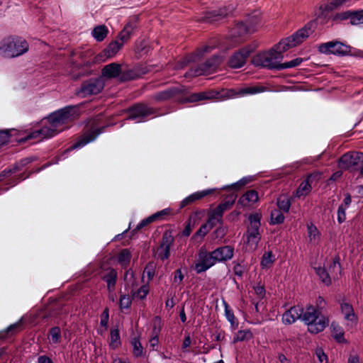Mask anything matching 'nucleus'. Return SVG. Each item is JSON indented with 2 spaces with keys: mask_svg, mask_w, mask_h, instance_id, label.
<instances>
[{
  "mask_svg": "<svg viewBox=\"0 0 363 363\" xmlns=\"http://www.w3.org/2000/svg\"><path fill=\"white\" fill-rule=\"evenodd\" d=\"M284 55L273 47L268 51L259 52L252 59V63L256 66L270 70H279Z\"/></svg>",
  "mask_w": 363,
  "mask_h": 363,
  "instance_id": "nucleus-6",
  "label": "nucleus"
},
{
  "mask_svg": "<svg viewBox=\"0 0 363 363\" xmlns=\"http://www.w3.org/2000/svg\"><path fill=\"white\" fill-rule=\"evenodd\" d=\"M130 343L131 345L133 346V354L134 357H139L145 354V353L143 352V347L138 338H133Z\"/></svg>",
  "mask_w": 363,
  "mask_h": 363,
  "instance_id": "nucleus-47",
  "label": "nucleus"
},
{
  "mask_svg": "<svg viewBox=\"0 0 363 363\" xmlns=\"http://www.w3.org/2000/svg\"><path fill=\"white\" fill-rule=\"evenodd\" d=\"M128 119L136 120L138 123L145 121L146 118L156 113L157 109L144 104H137L128 109Z\"/></svg>",
  "mask_w": 363,
  "mask_h": 363,
  "instance_id": "nucleus-12",
  "label": "nucleus"
},
{
  "mask_svg": "<svg viewBox=\"0 0 363 363\" xmlns=\"http://www.w3.org/2000/svg\"><path fill=\"white\" fill-rule=\"evenodd\" d=\"M132 296L128 294H121L119 299V307L121 310L128 309L132 303Z\"/></svg>",
  "mask_w": 363,
  "mask_h": 363,
  "instance_id": "nucleus-54",
  "label": "nucleus"
},
{
  "mask_svg": "<svg viewBox=\"0 0 363 363\" xmlns=\"http://www.w3.org/2000/svg\"><path fill=\"white\" fill-rule=\"evenodd\" d=\"M315 354L318 358V360L320 363L327 362L328 357L324 353L323 350L320 348H318L315 351Z\"/></svg>",
  "mask_w": 363,
  "mask_h": 363,
  "instance_id": "nucleus-64",
  "label": "nucleus"
},
{
  "mask_svg": "<svg viewBox=\"0 0 363 363\" xmlns=\"http://www.w3.org/2000/svg\"><path fill=\"white\" fill-rule=\"evenodd\" d=\"M123 46V43H121L118 40L111 41L98 55V57L100 59L111 58L116 55Z\"/></svg>",
  "mask_w": 363,
  "mask_h": 363,
  "instance_id": "nucleus-30",
  "label": "nucleus"
},
{
  "mask_svg": "<svg viewBox=\"0 0 363 363\" xmlns=\"http://www.w3.org/2000/svg\"><path fill=\"white\" fill-rule=\"evenodd\" d=\"M20 135V133L18 132L15 129L11 130H1L0 131V148L9 143L11 140H16L17 143H20L18 141V139L21 138H23V136H18ZM26 135H24L25 137Z\"/></svg>",
  "mask_w": 363,
  "mask_h": 363,
  "instance_id": "nucleus-33",
  "label": "nucleus"
},
{
  "mask_svg": "<svg viewBox=\"0 0 363 363\" xmlns=\"http://www.w3.org/2000/svg\"><path fill=\"white\" fill-rule=\"evenodd\" d=\"M151 71L149 66L138 65L131 69H128L122 72L120 80L121 82H127L142 77L145 74Z\"/></svg>",
  "mask_w": 363,
  "mask_h": 363,
  "instance_id": "nucleus-20",
  "label": "nucleus"
},
{
  "mask_svg": "<svg viewBox=\"0 0 363 363\" xmlns=\"http://www.w3.org/2000/svg\"><path fill=\"white\" fill-rule=\"evenodd\" d=\"M315 303V309L321 313L322 311H323L326 307V301L322 296H319L316 299Z\"/></svg>",
  "mask_w": 363,
  "mask_h": 363,
  "instance_id": "nucleus-62",
  "label": "nucleus"
},
{
  "mask_svg": "<svg viewBox=\"0 0 363 363\" xmlns=\"http://www.w3.org/2000/svg\"><path fill=\"white\" fill-rule=\"evenodd\" d=\"M337 166L342 170L363 177V152L350 151L343 154L338 160Z\"/></svg>",
  "mask_w": 363,
  "mask_h": 363,
  "instance_id": "nucleus-7",
  "label": "nucleus"
},
{
  "mask_svg": "<svg viewBox=\"0 0 363 363\" xmlns=\"http://www.w3.org/2000/svg\"><path fill=\"white\" fill-rule=\"evenodd\" d=\"M317 23L315 21L308 22L303 28L298 29L291 36L284 38L280 42L273 46L277 51H280L283 55L289 49L296 47L303 42L316 28Z\"/></svg>",
  "mask_w": 363,
  "mask_h": 363,
  "instance_id": "nucleus-3",
  "label": "nucleus"
},
{
  "mask_svg": "<svg viewBox=\"0 0 363 363\" xmlns=\"http://www.w3.org/2000/svg\"><path fill=\"white\" fill-rule=\"evenodd\" d=\"M308 235L310 240L315 239L319 235V231L313 223L307 225Z\"/></svg>",
  "mask_w": 363,
  "mask_h": 363,
  "instance_id": "nucleus-57",
  "label": "nucleus"
},
{
  "mask_svg": "<svg viewBox=\"0 0 363 363\" xmlns=\"http://www.w3.org/2000/svg\"><path fill=\"white\" fill-rule=\"evenodd\" d=\"M248 219L250 224L245 234L246 236V243L251 247H256L261 239L259 233L261 215L259 213L251 214Z\"/></svg>",
  "mask_w": 363,
  "mask_h": 363,
  "instance_id": "nucleus-9",
  "label": "nucleus"
},
{
  "mask_svg": "<svg viewBox=\"0 0 363 363\" xmlns=\"http://www.w3.org/2000/svg\"><path fill=\"white\" fill-rule=\"evenodd\" d=\"M205 224L208 225L209 228L211 230L214 226L218 224V219L208 213V220Z\"/></svg>",
  "mask_w": 363,
  "mask_h": 363,
  "instance_id": "nucleus-63",
  "label": "nucleus"
},
{
  "mask_svg": "<svg viewBox=\"0 0 363 363\" xmlns=\"http://www.w3.org/2000/svg\"><path fill=\"white\" fill-rule=\"evenodd\" d=\"M347 208L346 207H344V206H340L338 209H337V221L339 223H342L345 221L346 220V209Z\"/></svg>",
  "mask_w": 363,
  "mask_h": 363,
  "instance_id": "nucleus-60",
  "label": "nucleus"
},
{
  "mask_svg": "<svg viewBox=\"0 0 363 363\" xmlns=\"http://www.w3.org/2000/svg\"><path fill=\"white\" fill-rule=\"evenodd\" d=\"M49 335L50 337V341L53 344H57L60 342L61 340V330L60 327L55 326L50 329Z\"/></svg>",
  "mask_w": 363,
  "mask_h": 363,
  "instance_id": "nucleus-52",
  "label": "nucleus"
},
{
  "mask_svg": "<svg viewBox=\"0 0 363 363\" xmlns=\"http://www.w3.org/2000/svg\"><path fill=\"white\" fill-rule=\"evenodd\" d=\"M37 158L35 157H28L20 160L18 162H16L13 168L15 172L21 170L24 167L28 165V164L33 162L36 160Z\"/></svg>",
  "mask_w": 363,
  "mask_h": 363,
  "instance_id": "nucleus-51",
  "label": "nucleus"
},
{
  "mask_svg": "<svg viewBox=\"0 0 363 363\" xmlns=\"http://www.w3.org/2000/svg\"><path fill=\"white\" fill-rule=\"evenodd\" d=\"M174 238L171 230H166L162 234L161 243L157 249L158 257L164 261L170 256V248L172 246Z\"/></svg>",
  "mask_w": 363,
  "mask_h": 363,
  "instance_id": "nucleus-17",
  "label": "nucleus"
},
{
  "mask_svg": "<svg viewBox=\"0 0 363 363\" xmlns=\"http://www.w3.org/2000/svg\"><path fill=\"white\" fill-rule=\"evenodd\" d=\"M109 319V310L106 308L101 315L100 325L104 327L105 329L108 328V323Z\"/></svg>",
  "mask_w": 363,
  "mask_h": 363,
  "instance_id": "nucleus-59",
  "label": "nucleus"
},
{
  "mask_svg": "<svg viewBox=\"0 0 363 363\" xmlns=\"http://www.w3.org/2000/svg\"><path fill=\"white\" fill-rule=\"evenodd\" d=\"M106 126L95 129L94 130L86 133L77 143L72 145L71 149H76L86 145L87 143L94 140L99 135L102 133Z\"/></svg>",
  "mask_w": 363,
  "mask_h": 363,
  "instance_id": "nucleus-27",
  "label": "nucleus"
},
{
  "mask_svg": "<svg viewBox=\"0 0 363 363\" xmlns=\"http://www.w3.org/2000/svg\"><path fill=\"white\" fill-rule=\"evenodd\" d=\"M331 328L332 335L336 342L339 343H345L347 342L344 337V331L342 327L337 323H332Z\"/></svg>",
  "mask_w": 363,
  "mask_h": 363,
  "instance_id": "nucleus-38",
  "label": "nucleus"
},
{
  "mask_svg": "<svg viewBox=\"0 0 363 363\" xmlns=\"http://www.w3.org/2000/svg\"><path fill=\"white\" fill-rule=\"evenodd\" d=\"M248 182V180L245 178H242V179L239 180L238 182L231 184L228 185L222 188V189H235L239 190L243 186H245L247 183Z\"/></svg>",
  "mask_w": 363,
  "mask_h": 363,
  "instance_id": "nucleus-56",
  "label": "nucleus"
},
{
  "mask_svg": "<svg viewBox=\"0 0 363 363\" xmlns=\"http://www.w3.org/2000/svg\"><path fill=\"white\" fill-rule=\"evenodd\" d=\"M302 321L307 325L308 331L311 334H318L323 331L329 324L328 318L322 315L313 306L306 308Z\"/></svg>",
  "mask_w": 363,
  "mask_h": 363,
  "instance_id": "nucleus-5",
  "label": "nucleus"
},
{
  "mask_svg": "<svg viewBox=\"0 0 363 363\" xmlns=\"http://www.w3.org/2000/svg\"><path fill=\"white\" fill-rule=\"evenodd\" d=\"M270 219V224L279 225L284 223L285 217L281 211L278 209H274L271 211Z\"/></svg>",
  "mask_w": 363,
  "mask_h": 363,
  "instance_id": "nucleus-46",
  "label": "nucleus"
},
{
  "mask_svg": "<svg viewBox=\"0 0 363 363\" xmlns=\"http://www.w3.org/2000/svg\"><path fill=\"white\" fill-rule=\"evenodd\" d=\"M28 49V42L18 36H9L0 43V53L8 58L19 57L27 52Z\"/></svg>",
  "mask_w": 363,
  "mask_h": 363,
  "instance_id": "nucleus-4",
  "label": "nucleus"
},
{
  "mask_svg": "<svg viewBox=\"0 0 363 363\" xmlns=\"http://www.w3.org/2000/svg\"><path fill=\"white\" fill-rule=\"evenodd\" d=\"M340 307L341 313L344 315L345 320L350 321L352 323L356 324L357 323V315L355 314L353 306L348 302L342 301L340 302Z\"/></svg>",
  "mask_w": 363,
  "mask_h": 363,
  "instance_id": "nucleus-31",
  "label": "nucleus"
},
{
  "mask_svg": "<svg viewBox=\"0 0 363 363\" xmlns=\"http://www.w3.org/2000/svg\"><path fill=\"white\" fill-rule=\"evenodd\" d=\"M101 280L106 284L107 290L109 294L114 292L118 280V272L113 267H108L102 268L99 272Z\"/></svg>",
  "mask_w": 363,
  "mask_h": 363,
  "instance_id": "nucleus-19",
  "label": "nucleus"
},
{
  "mask_svg": "<svg viewBox=\"0 0 363 363\" xmlns=\"http://www.w3.org/2000/svg\"><path fill=\"white\" fill-rule=\"evenodd\" d=\"M216 191V189H208L203 191H199L191 194L185 199H184L180 203V208H184L187 206H191L196 201L202 199L203 198L213 194Z\"/></svg>",
  "mask_w": 363,
  "mask_h": 363,
  "instance_id": "nucleus-25",
  "label": "nucleus"
},
{
  "mask_svg": "<svg viewBox=\"0 0 363 363\" xmlns=\"http://www.w3.org/2000/svg\"><path fill=\"white\" fill-rule=\"evenodd\" d=\"M131 259V253L128 249L121 250L117 256L118 262L121 265L123 268H126Z\"/></svg>",
  "mask_w": 363,
  "mask_h": 363,
  "instance_id": "nucleus-39",
  "label": "nucleus"
},
{
  "mask_svg": "<svg viewBox=\"0 0 363 363\" xmlns=\"http://www.w3.org/2000/svg\"><path fill=\"white\" fill-rule=\"evenodd\" d=\"M122 73L121 66L116 62H112L106 65L101 70L102 76L108 79L116 78L121 77Z\"/></svg>",
  "mask_w": 363,
  "mask_h": 363,
  "instance_id": "nucleus-32",
  "label": "nucleus"
},
{
  "mask_svg": "<svg viewBox=\"0 0 363 363\" xmlns=\"http://www.w3.org/2000/svg\"><path fill=\"white\" fill-rule=\"evenodd\" d=\"M104 85L105 82L102 77L91 78L82 82L79 90L77 91V94L82 98L98 94L103 90Z\"/></svg>",
  "mask_w": 363,
  "mask_h": 363,
  "instance_id": "nucleus-10",
  "label": "nucleus"
},
{
  "mask_svg": "<svg viewBox=\"0 0 363 363\" xmlns=\"http://www.w3.org/2000/svg\"><path fill=\"white\" fill-rule=\"evenodd\" d=\"M237 194H231L225 201L218 204L215 208L209 210L208 213L218 219V224H223V216L225 211L230 209L235 204Z\"/></svg>",
  "mask_w": 363,
  "mask_h": 363,
  "instance_id": "nucleus-16",
  "label": "nucleus"
},
{
  "mask_svg": "<svg viewBox=\"0 0 363 363\" xmlns=\"http://www.w3.org/2000/svg\"><path fill=\"white\" fill-rule=\"evenodd\" d=\"M352 25H360L363 23V10L351 12L348 14Z\"/></svg>",
  "mask_w": 363,
  "mask_h": 363,
  "instance_id": "nucleus-49",
  "label": "nucleus"
},
{
  "mask_svg": "<svg viewBox=\"0 0 363 363\" xmlns=\"http://www.w3.org/2000/svg\"><path fill=\"white\" fill-rule=\"evenodd\" d=\"M274 262V258L271 251L264 253L262 257L260 265L262 269H268Z\"/></svg>",
  "mask_w": 363,
  "mask_h": 363,
  "instance_id": "nucleus-50",
  "label": "nucleus"
},
{
  "mask_svg": "<svg viewBox=\"0 0 363 363\" xmlns=\"http://www.w3.org/2000/svg\"><path fill=\"white\" fill-rule=\"evenodd\" d=\"M267 89V87L263 86H253L239 89H230L223 91V94L221 96L227 98H235L238 96H243L245 95H252L262 93L265 91Z\"/></svg>",
  "mask_w": 363,
  "mask_h": 363,
  "instance_id": "nucleus-15",
  "label": "nucleus"
},
{
  "mask_svg": "<svg viewBox=\"0 0 363 363\" xmlns=\"http://www.w3.org/2000/svg\"><path fill=\"white\" fill-rule=\"evenodd\" d=\"M218 94L219 93L212 91L193 93L188 96L180 99L179 101L181 103H194L206 99L218 98Z\"/></svg>",
  "mask_w": 363,
  "mask_h": 363,
  "instance_id": "nucleus-24",
  "label": "nucleus"
},
{
  "mask_svg": "<svg viewBox=\"0 0 363 363\" xmlns=\"http://www.w3.org/2000/svg\"><path fill=\"white\" fill-rule=\"evenodd\" d=\"M258 21V18H255L252 21H250V19L247 20V22L250 25H247L244 22H239L234 28L235 34L238 36H242L248 33L252 32L253 30V26L256 25Z\"/></svg>",
  "mask_w": 363,
  "mask_h": 363,
  "instance_id": "nucleus-34",
  "label": "nucleus"
},
{
  "mask_svg": "<svg viewBox=\"0 0 363 363\" xmlns=\"http://www.w3.org/2000/svg\"><path fill=\"white\" fill-rule=\"evenodd\" d=\"M149 293V286L148 285L144 284L141 286L138 290L134 291L131 290L130 294L132 298L133 299L137 298L140 300H143L146 298L147 295Z\"/></svg>",
  "mask_w": 363,
  "mask_h": 363,
  "instance_id": "nucleus-44",
  "label": "nucleus"
},
{
  "mask_svg": "<svg viewBox=\"0 0 363 363\" xmlns=\"http://www.w3.org/2000/svg\"><path fill=\"white\" fill-rule=\"evenodd\" d=\"M81 106H67L50 113L47 118L48 124L40 129L34 130L18 139L19 143H26L32 139H43L52 138L64 130L63 125L77 119L80 114Z\"/></svg>",
  "mask_w": 363,
  "mask_h": 363,
  "instance_id": "nucleus-2",
  "label": "nucleus"
},
{
  "mask_svg": "<svg viewBox=\"0 0 363 363\" xmlns=\"http://www.w3.org/2000/svg\"><path fill=\"white\" fill-rule=\"evenodd\" d=\"M212 252H200L199 254V261L195 264V270L197 274L206 272L217 263Z\"/></svg>",
  "mask_w": 363,
  "mask_h": 363,
  "instance_id": "nucleus-21",
  "label": "nucleus"
},
{
  "mask_svg": "<svg viewBox=\"0 0 363 363\" xmlns=\"http://www.w3.org/2000/svg\"><path fill=\"white\" fill-rule=\"evenodd\" d=\"M81 106H67L50 113L47 118L48 124L40 129L34 130L18 139L19 143H26L32 139H43L52 138L64 130L63 125L77 119L80 114Z\"/></svg>",
  "mask_w": 363,
  "mask_h": 363,
  "instance_id": "nucleus-1",
  "label": "nucleus"
},
{
  "mask_svg": "<svg viewBox=\"0 0 363 363\" xmlns=\"http://www.w3.org/2000/svg\"><path fill=\"white\" fill-rule=\"evenodd\" d=\"M184 278V274L182 272L181 269H177L174 272V278H173V285L176 287L182 284L183 279Z\"/></svg>",
  "mask_w": 363,
  "mask_h": 363,
  "instance_id": "nucleus-58",
  "label": "nucleus"
},
{
  "mask_svg": "<svg viewBox=\"0 0 363 363\" xmlns=\"http://www.w3.org/2000/svg\"><path fill=\"white\" fill-rule=\"evenodd\" d=\"M161 326L159 325L158 328H157L155 324L153 326L152 328V335L150 340V346L152 348V350H157L158 349V343H159V338L158 335L160 331Z\"/></svg>",
  "mask_w": 363,
  "mask_h": 363,
  "instance_id": "nucleus-48",
  "label": "nucleus"
},
{
  "mask_svg": "<svg viewBox=\"0 0 363 363\" xmlns=\"http://www.w3.org/2000/svg\"><path fill=\"white\" fill-rule=\"evenodd\" d=\"M108 33V28L105 25H100L92 30L91 34L96 41L101 42L106 38Z\"/></svg>",
  "mask_w": 363,
  "mask_h": 363,
  "instance_id": "nucleus-36",
  "label": "nucleus"
},
{
  "mask_svg": "<svg viewBox=\"0 0 363 363\" xmlns=\"http://www.w3.org/2000/svg\"><path fill=\"white\" fill-rule=\"evenodd\" d=\"M318 50L320 53L326 55H335L345 56L350 54L351 47L340 41H330L321 43L318 45Z\"/></svg>",
  "mask_w": 363,
  "mask_h": 363,
  "instance_id": "nucleus-11",
  "label": "nucleus"
},
{
  "mask_svg": "<svg viewBox=\"0 0 363 363\" xmlns=\"http://www.w3.org/2000/svg\"><path fill=\"white\" fill-rule=\"evenodd\" d=\"M185 90L184 86L182 85L171 86L165 90L158 91L152 94L151 99L157 102H164L177 96L184 94L185 93Z\"/></svg>",
  "mask_w": 363,
  "mask_h": 363,
  "instance_id": "nucleus-14",
  "label": "nucleus"
},
{
  "mask_svg": "<svg viewBox=\"0 0 363 363\" xmlns=\"http://www.w3.org/2000/svg\"><path fill=\"white\" fill-rule=\"evenodd\" d=\"M138 18L136 16L132 17L125 25L122 30L118 33V40H120L123 45L127 43L137 28Z\"/></svg>",
  "mask_w": 363,
  "mask_h": 363,
  "instance_id": "nucleus-22",
  "label": "nucleus"
},
{
  "mask_svg": "<svg viewBox=\"0 0 363 363\" xmlns=\"http://www.w3.org/2000/svg\"><path fill=\"white\" fill-rule=\"evenodd\" d=\"M340 257L336 256L333 258V262L329 267V271L332 274V277L335 279H338V276L341 274L342 267L340 263Z\"/></svg>",
  "mask_w": 363,
  "mask_h": 363,
  "instance_id": "nucleus-41",
  "label": "nucleus"
},
{
  "mask_svg": "<svg viewBox=\"0 0 363 363\" xmlns=\"http://www.w3.org/2000/svg\"><path fill=\"white\" fill-rule=\"evenodd\" d=\"M277 205L279 208L278 210L284 213H288L291 207L290 199L286 196H280L277 201Z\"/></svg>",
  "mask_w": 363,
  "mask_h": 363,
  "instance_id": "nucleus-45",
  "label": "nucleus"
},
{
  "mask_svg": "<svg viewBox=\"0 0 363 363\" xmlns=\"http://www.w3.org/2000/svg\"><path fill=\"white\" fill-rule=\"evenodd\" d=\"M305 311L299 306L291 307L282 315V322L286 325L294 323L296 320H301Z\"/></svg>",
  "mask_w": 363,
  "mask_h": 363,
  "instance_id": "nucleus-23",
  "label": "nucleus"
},
{
  "mask_svg": "<svg viewBox=\"0 0 363 363\" xmlns=\"http://www.w3.org/2000/svg\"><path fill=\"white\" fill-rule=\"evenodd\" d=\"M217 262H223L231 259L234 255V247L230 245L219 247L212 251Z\"/></svg>",
  "mask_w": 363,
  "mask_h": 363,
  "instance_id": "nucleus-26",
  "label": "nucleus"
},
{
  "mask_svg": "<svg viewBox=\"0 0 363 363\" xmlns=\"http://www.w3.org/2000/svg\"><path fill=\"white\" fill-rule=\"evenodd\" d=\"M253 337L252 331L249 329L240 330L237 332L235 336L233 337V342L248 341Z\"/></svg>",
  "mask_w": 363,
  "mask_h": 363,
  "instance_id": "nucleus-42",
  "label": "nucleus"
},
{
  "mask_svg": "<svg viewBox=\"0 0 363 363\" xmlns=\"http://www.w3.org/2000/svg\"><path fill=\"white\" fill-rule=\"evenodd\" d=\"M217 47V43H209L202 48H198L194 52H193L189 61H196L203 57L205 55L211 53Z\"/></svg>",
  "mask_w": 363,
  "mask_h": 363,
  "instance_id": "nucleus-35",
  "label": "nucleus"
},
{
  "mask_svg": "<svg viewBox=\"0 0 363 363\" xmlns=\"http://www.w3.org/2000/svg\"><path fill=\"white\" fill-rule=\"evenodd\" d=\"M314 270L323 284L327 286L332 284V278L329 272L324 267H314Z\"/></svg>",
  "mask_w": 363,
  "mask_h": 363,
  "instance_id": "nucleus-37",
  "label": "nucleus"
},
{
  "mask_svg": "<svg viewBox=\"0 0 363 363\" xmlns=\"http://www.w3.org/2000/svg\"><path fill=\"white\" fill-rule=\"evenodd\" d=\"M223 304L225 308V315L227 320L230 323L231 325L233 326L236 320L233 314V311L230 308L229 305L225 301H223Z\"/></svg>",
  "mask_w": 363,
  "mask_h": 363,
  "instance_id": "nucleus-55",
  "label": "nucleus"
},
{
  "mask_svg": "<svg viewBox=\"0 0 363 363\" xmlns=\"http://www.w3.org/2000/svg\"><path fill=\"white\" fill-rule=\"evenodd\" d=\"M311 178V176H308L304 181H303L297 191L296 194L298 196H305L307 195L311 190V186L310 184V179Z\"/></svg>",
  "mask_w": 363,
  "mask_h": 363,
  "instance_id": "nucleus-43",
  "label": "nucleus"
},
{
  "mask_svg": "<svg viewBox=\"0 0 363 363\" xmlns=\"http://www.w3.org/2000/svg\"><path fill=\"white\" fill-rule=\"evenodd\" d=\"M253 52L251 46H245L235 51L229 58L228 64L233 69H238L243 67L250 54Z\"/></svg>",
  "mask_w": 363,
  "mask_h": 363,
  "instance_id": "nucleus-13",
  "label": "nucleus"
},
{
  "mask_svg": "<svg viewBox=\"0 0 363 363\" xmlns=\"http://www.w3.org/2000/svg\"><path fill=\"white\" fill-rule=\"evenodd\" d=\"M224 60V56L220 54H215L206 62L199 64L196 67L191 68L186 73L185 77H198L210 74L215 72Z\"/></svg>",
  "mask_w": 363,
  "mask_h": 363,
  "instance_id": "nucleus-8",
  "label": "nucleus"
},
{
  "mask_svg": "<svg viewBox=\"0 0 363 363\" xmlns=\"http://www.w3.org/2000/svg\"><path fill=\"white\" fill-rule=\"evenodd\" d=\"M121 344L119 330L118 328H111L110 331L109 347L115 350Z\"/></svg>",
  "mask_w": 363,
  "mask_h": 363,
  "instance_id": "nucleus-40",
  "label": "nucleus"
},
{
  "mask_svg": "<svg viewBox=\"0 0 363 363\" xmlns=\"http://www.w3.org/2000/svg\"><path fill=\"white\" fill-rule=\"evenodd\" d=\"M303 62V59L301 57H297L291 61L286 62L280 64L279 70H283L286 69H290L293 67H296L299 66Z\"/></svg>",
  "mask_w": 363,
  "mask_h": 363,
  "instance_id": "nucleus-53",
  "label": "nucleus"
},
{
  "mask_svg": "<svg viewBox=\"0 0 363 363\" xmlns=\"http://www.w3.org/2000/svg\"><path fill=\"white\" fill-rule=\"evenodd\" d=\"M211 229L209 228L208 225H206L205 223L201 225V226L199 228L196 233L194 234V237L199 236L201 238L204 237Z\"/></svg>",
  "mask_w": 363,
  "mask_h": 363,
  "instance_id": "nucleus-61",
  "label": "nucleus"
},
{
  "mask_svg": "<svg viewBox=\"0 0 363 363\" xmlns=\"http://www.w3.org/2000/svg\"><path fill=\"white\" fill-rule=\"evenodd\" d=\"M259 199L258 193L254 190L247 191L240 198L237 203L238 208H247L252 206Z\"/></svg>",
  "mask_w": 363,
  "mask_h": 363,
  "instance_id": "nucleus-28",
  "label": "nucleus"
},
{
  "mask_svg": "<svg viewBox=\"0 0 363 363\" xmlns=\"http://www.w3.org/2000/svg\"><path fill=\"white\" fill-rule=\"evenodd\" d=\"M172 215V209L170 208H164L162 211H157L147 218L142 220L133 230L132 233H134L138 230L142 229L143 227L157 220H167L168 218Z\"/></svg>",
  "mask_w": 363,
  "mask_h": 363,
  "instance_id": "nucleus-18",
  "label": "nucleus"
},
{
  "mask_svg": "<svg viewBox=\"0 0 363 363\" xmlns=\"http://www.w3.org/2000/svg\"><path fill=\"white\" fill-rule=\"evenodd\" d=\"M229 13L227 7H221L218 9L207 11L204 13L203 20L205 21H216L226 17Z\"/></svg>",
  "mask_w": 363,
  "mask_h": 363,
  "instance_id": "nucleus-29",
  "label": "nucleus"
}]
</instances>
